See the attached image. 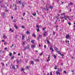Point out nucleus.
<instances>
[{"instance_id":"f257e3e1","label":"nucleus","mask_w":75,"mask_h":75,"mask_svg":"<svg viewBox=\"0 0 75 75\" xmlns=\"http://www.w3.org/2000/svg\"><path fill=\"white\" fill-rule=\"evenodd\" d=\"M36 28H38V29H36V30L37 31V32H38L40 31V26L38 25H36Z\"/></svg>"},{"instance_id":"f03ea898","label":"nucleus","mask_w":75,"mask_h":75,"mask_svg":"<svg viewBox=\"0 0 75 75\" xmlns=\"http://www.w3.org/2000/svg\"><path fill=\"white\" fill-rule=\"evenodd\" d=\"M41 37H42V35L40 34L38 36L37 40H40L41 38Z\"/></svg>"},{"instance_id":"7ed1b4c3","label":"nucleus","mask_w":75,"mask_h":75,"mask_svg":"<svg viewBox=\"0 0 75 75\" xmlns=\"http://www.w3.org/2000/svg\"><path fill=\"white\" fill-rule=\"evenodd\" d=\"M50 50H51L52 52H54V50H53V48H52V46H51L50 47Z\"/></svg>"},{"instance_id":"20e7f679","label":"nucleus","mask_w":75,"mask_h":75,"mask_svg":"<svg viewBox=\"0 0 75 75\" xmlns=\"http://www.w3.org/2000/svg\"><path fill=\"white\" fill-rule=\"evenodd\" d=\"M34 61L36 62H39L40 59H34Z\"/></svg>"},{"instance_id":"39448f33","label":"nucleus","mask_w":75,"mask_h":75,"mask_svg":"<svg viewBox=\"0 0 75 75\" xmlns=\"http://www.w3.org/2000/svg\"><path fill=\"white\" fill-rule=\"evenodd\" d=\"M54 50H55V51L57 52L58 50H59V49L58 48H57V47H54Z\"/></svg>"},{"instance_id":"423d86ee","label":"nucleus","mask_w":75,"mask_h":75,"mask_svg":"<svg viewBox=\"0 0 75 75\" xmlns=\"http://www.w3.org/2000/svg\"><path fill=\"white\" fill-rule=\"evenodd\" d=\"M56 75H58V74H59V75H60V73H59V71H56Z\"/></svg>"},{"instance_id":"0eeeda50","label":"nucleus","mask_w":75,"mask_h":75,"mask_svg":"<svg viewBox=\"0 0 75 75\" xmlns=\"http://www.w3.org/2000/svg\"><path fill=\"white\" fill-rule=\"evenodd\" d=\"M31 48H35V45H31Z\"/></svg>"},{"instance_id":"6e6552de","label":"nucleus","mask_w":75,"mask_h":75,"mask_svg":"<svg viewBox=\"0 0 75 75\" xmlns=\"http://www.w3.org/2000/svg\"><path fill=\"white\" fill-rule=\"evenodd\" d=\"M69 37V35H67L66 36V38H67V39H68V38Z\"/></svg>"},{"instance_id":"1a4fd4ad","label":"nucleus","mask_w":75,"mask_h":75,"mask_svg":"<svg viewBox=\"0 0 75 75\" xmlns=\"http://www.w3.org/2000/svg\"><path fill=\"white\" fill-rule=\"evenodd\" d=\"M46 41H47V43H48V44H50V41H49V40H48V39H47V40H46Z\"/></svg>"},{"instance_id":"9d476101","label":"nucleus","mask_w":75,"mask_h":75,"mask_svg":"<svg viewBox=\"0 0 75 75\" xmlns=\"http://www.w3.org/2000/svg\"><path fill=\"white\" fill-rule=\"evenodd\" d=\"M25 38V36L24 35H22V40H23Z\"/></svg>"},{"instance_id":"9b49d317","label":"nucleus","mask_w":75,"mask_h":75,"mask_svg":"<svg viewBox=\"0 0 75 75\" xmlns=\"http://www.w3.org/2000/svg\"><path fill=\"white\" fill-rule=\"evenodd\" d=\"M32 15L35 17H37V15H36V13H33Z\"/></svg>"},{"instance_id":"f8f14e48","label":"nucleus","mask_w":75,"mask_h":75,"mask_svg":"<svg viewBox=\"0 0 75 75\" xmlns=\"http://www.w3.org/2000/svg\"><path fill=\"white\" fill-rule=\"evenodd\" d=\"M14 27H15V28L16 29H17V28H18V27H17V25H14Z\"/></svg>"},{"instance_id":"ddd939ff","label":"nucleus","mask_w":75,"mask_h":75,"mask_svg":"<svg viewBox=\"0 0 75 75\" xmlns=\"http://www.w3.org/2000/svg\"><path fill=\"white\" fill-rule=\"evenodd\" d=\"M14 58H15L14 56H12V57L11 58V59H14Z\"/></svg>"},{"instance_id":"4468645a","label":"nucleus","mask_w":75,"mask_h":75,"mask_svg":"<svg viewBox=\"0 0 75 75\" xmlns=\"http://www.w3.org/2000/svg\"><path fill=\"white\" fill-rule=\"evenodd\" d=\"M26 33L27 34H30V32H29V31H27L26 32Z\"/></svg>"},{"instance_id":"2eb2a0df","label":"nucleus","mask_w":75,"mask_h":75,"mask_svg":"<svg viewBox=\"0 0 75 75\" xmlns=\"http://www.w3.org/2000/svg\"><path fill=\"white\" fill-rule=\"evenodd\" d=\"M26 47L28 49H28L30 48V45H27V46H26Z\"/></svg>"},{"instance_id":"dca6fc26","label":"nucleus","mask_w":75,"mask_h":75,"mask_svg":"<svg viewBox=\"0 0 75 75\" xmlns=\"http://www.w3.org/2000/svg\"><path fill=\"white\" fill-rule=\"evenodd\" d=\"M56 52L58 54H60V53H61V52H60L58 50H57V51H56Z\"/></svg>"},{"instance_id":"f3484780","label":"nucleus","mask_w":75,"mask_h":75,"mask_svg":"<svg viewBox=\"0 0 75 75\" xmlns=\"http://www.w3.org/2000/svg\"><path fill=\"white\" fill-rule=\"evenodd\" d=\"M56 52L58 54H60V53H61V52H60L58 50H57V51H56Z\"/></svg>"},{"instance_id":"a211bd4d","label":"nucleus","mask_w":75,"mask_h":75,"mask_svg":"<svg viewBox=\"0 0 75 75\" xmlns=\"http://www.w3.org/2000/svg\"><path fill=\"white\" fill-rule=\"evenodd\" d=\"M49 8H50V9H52V8H53V6H50L49 7Z\"/></svg>"},{"instance_id":"6ab92c4d","label":"nucleus","mask_w":75,"mask_h":75,"mask_svg":"<svg viewBox=\"0 0 75 75\" xmlns=\"http://www.w3.org/2000/svg\"><path fill=\"white\" fill-rule=\"evenodd\" d=\"M33 37H36V36H35V34L33 33L32 35Z\"/></svg>"},{"instance_id":"aec40b11","label":"nucleus","mask_w":75,"mask_h":75,"mask_svg":"<svg viewBox=\"0 0 75 75\" xmlns=\"http://www.w3.org/2000/svg\"><path fill=\"white\" fill-rule=\"evenodd\" d=\"M66 16L64 15V18L65 20H67V18H66Z\"/></svg>"},{"instance_id":"412c9836","label":"nucleus","mask_w":75,"mask_h":75,"mask_svg":"<svg viewBox=\"0 0 75 75\" xmlns=\"http://www.w3.org/2000/svg\"><path fill=\"white\" fill-rule=\"evenodd\" d=\"M31 43H33V44H34V40H32L31 41Z\"/></svg>"},{"instance_id":"4be33fe9","label":"nucleus","mask_w":75,"mask_h":75,"mask_svg":"<svg viewBox=\"0 0 75 75\" xmlns=\"http://www.w3.org/2000/svg\"><path fill=\"white\" fill-rule=\"evenodd\" d=\"M12 68L13 69H15V70L16 69V67H15V66H13L12 67Z\"/></svg>"},{"instance_id":"5701e85b","label":"nucleus","mask_w":75,"mask_h":75,"mask_svg":"<svg viewBox=\"0 0 75 75\" xmlns=\"http://www.w3.org/2000/svg\"><path fill=\"white\" fill-rule=\"evenodd\" d=\"M24 3L22 2V3H21V4H22V6H23V7H24L25 6H24V4H23Z\"/></svg>"},{"instance_id":"b1692460","label":"nucleus","mask_w":75,"mask_h":75,"mask_svg":"<svg viewBox=\"0 0 75 75\" xmlns=\"http://www.w3.org/2000/svg\"><path fill=\"white\" fill-rule=\"evenodd\" d=\"M10 30L11 32H14V30H12V29H11V28H10Z\"/></svg>"},{"instance_id":"393cba45","label":"nucleus","mask_w":75,"mask_h":75,"mask_svg":"<svg viewBox=\"0 0 75 75\" xmlns=\"http://www.w3.org/2000/svg\"><path fill=\"white\" fill-rule=\"evenodd\" d=\"M66 14L65 13H63L61 14V16H64Z\"/></svg>"},{"instance_id":"a878e982","label":"nucleus","mask_w":75,"mask_h":75,"mask_svg":"<svg viewBox=\"0 0 75 75\" xmlns=\"http://www.w3.org/2000/svg\"><path fill=\"white\" fill-rule=\"evenodd\" d=\"M53 56L54 58H57V56H56V55H55V54L53 55Z\"/></svg>"},{"instance_id":"bb28decb","label":"nucleus","mask_w":75,"mask_h":75,"mask_svg":"<svg viewBox=\"0 0 75 75\" xmlns=\"http://www.w3.org/2000/svg\"><path fill=\"white\" fill-rule=\"evenodd\" d=\"M60 55H61V56H62V57H64V55L63 54H61V53H60Z\"/></svg>"},{"instance_id":"cd10ccee","label":"nucleus","mask_w":75,"mask_h":75,"mask_svg":"<svg viewBox=\"0 0 75 75\" xmlns=\"http://www.w3.org/2000/svg\"><path fill=\"white\" fill-rule=\"evenodd\" d=\"M31 64H32V65L34 64V62L33 61H31Z\"/></svg>"},{"instance_id":"c85d7f7f","label":"nucleus","mask_w":75,"mask_h":75,"mask_svg":"<svg viewBox=\"0 0 75 75\" xmlns=\"http://www.w3.org/2000/svg\"><path fill=\"white\" fill-rule=\"evenodd\" d=\"M27 49H28L27 48V47H25L24 49V50H27Z\"/></svg>"},{"instance_id":"c756f323","label":"nucleus","mask_w":75,"mask_h":75,"mask_svg":"<svg viewBox=\"0 0 75 75\" xmlns=\"http://www.w3.org/2000/svg\"><path fill=\"white\" fill-rule=\"evenodd\" d=\"M9 55L10 57H11V55H12V53H11L9 54Z\"/></svg>"},{"instance_id":"7c9ffc66","label":"nucleus","mask_w":75,"mask_h":75,"mask_svg":"<svg viewBox=\"0 0 75 75\" xmlns=\"http://www.w3.org/2000/svg\"><path fill=\"white\" fill-rule=\"evenodd\" d=\"M22 44H23L24 45H25V42L24 41H23L22 42Z\"/></svg>"},{"instance_id":"2f4dec72","label":"nucleus","mask_w":75,"mask_h":75,"mask_svg":"<svg viewBox=\"0 0 75 75\" xmlns=\"http://www.w3.org/2000/svg\"><path fill=\"white\" fill-rule=\"evenodd\" d=\"M21 28H25V27H24V26L23 25H22L21 26Z\"/></svg>"},{"instance_id":"473e14b6","label":"nucleus","mask_w":75,"mask_h":75,"mask_svg":"<svg viewBox=\"0 0 75 75\" xmlns=\"http://www.w3.org/2000/svg\"><path fill=\"white\" fill-rule=\"evenodd\" d=\"M68 24H69V25H71V23L70 22L68 23Z\"/></svg>"},{"instance_id":"72a5a7b5","label":"nucleus","mask_w":75,"mask_h":75,"mask_svg":"<svg viewBox=\"0 0 75 75\" xmlns=\"http://www.w3.org/2000/svg\"><path fill=\"white\" fill-rule=\"evenodd\" d=\"M53 35H55V33L54 32V31H53Z\"/></svg>"},{"instance_id":"f704fd0d","label":"nucleus","mask_w":75,"mask_h":75,"mask_svg":"<svg viewBox=\"0 0 75 75\" xmlns=\"http://www.w3.org/2000/svg\"><path fill=\"white\" fill-rule=\"evenodd\" d=\"M46 35H47V33H44L43 34V36H45Z\"/></svg>"},{"instance_id":"c9c22d12","label":"nucleus","mask_w":75,"mask_h":75,"mask_svg":"<svg viewBox=\"0 0 75 75\" xmlns=\"http://www.w3.org/2000/svg\"><path fill=\"white\" fill-rule=\"evenodd\" d=\"M45 29H46V28L43 27V31H44L45 30Z\"/></svg>"},{"instance_id":"e433bc0d","label":"nucleus","mask_w":75,"mask_h":75,"mask_svg":"<svg viewBox=\"0 0 75 75\" xmlns=\"http://www.w3.org/2000/svg\"><path fill=\"white\" fill-rule=\"evenodd\" d=\"M25 14H26L25 13H24V14H23V17H24V16H25Z\"/></svg>"},{"instance_id":"4c0bfd02","label":"nucleus","mask_w":75,"mask_h":75,"mask_svg":"<svg viewBox=\"0 0 75 75\" xmlns=\"http://www.w3.org/2000/svg\"><path fill=\"white\" fill-rule=\"evenodd\" d=\"M50 61V59L47 60V62H49V61Z\"/></svg>"},{"instance_id":"58836bf2","label":"nucleus","mask_w":75,"mask_h":75,"mask_svg":"<svg viewBox=\"0 0 75 75\" xmlns=\"http://www.w3.org/2000/svg\"><path fill=\"white\" fill-rule=\"evenodd\" d=\"M70 5H73V3L71 2L70 3Z\"/></svg>"},{"instance_id":"ea45409f","label":"nucleus","mask_w":75,"mask_h":75,"mask_svg":"<svg viewBox=\"0 0 75 75\" xmlns=\"http://www.w3.org/2000/svg\"><path fill=\"white\" fill-rule=\"evenodd\" d=\"M1 64H2V66H4V65H5L4 64V63H1Z\"/></svg>"},{"instance_id":"a19ab883","label":"nucleus","mask_w":75,"mask_h":75,"mask_svg":"<svg viewBox=\"0 0 75 75\" xmlns=\"http://www.w3.org/2000/svg\"><path fill=\"white\" fill-rule=\"evenodd\" d=\"M60 18L61 19H64V17H61Z\"/></svg>"},{"instance_id":"79ce46f5","label":"nucleus","mask_w":75,"mask_h":75,"mask_svg":"<svg viewBox=\"0 0 75 75\" xmlns=\"http://www.w3.org/2000/svg\"><path fill=\"white\" fill-rule=\"evenodd\" d=\"M44 47L45 48V49H46V48H47V46H46V45H45L44 46Z\"/></svg>"},{"instance_id":"37998d69","label":"nucleus","mask_w":75,"mask_h":75,"mask_svg":"<svg viewBox=\"0 0 75 75\" xmlns=\"http://www.w3.org/2000/svg\"><path fill=\"white\" fill-rule=\"evenodd\" d=\"M5 12H8V10L7 9H6L5 10Z\"/></svg>"},{"instance_id":"c03bdc74","label":"nucleus","mask_w":75,"mask_h":75,"mask_svg":"<svg viewBox=\"0 0 75 75\" xmlns=\"http://www.w3.org/2000/svg\"><path fill=\"white\" fill-rule=\"evenodd\" d=\"M44 33H47V31H44Z\"/></svg>"},{"instance_id":"a18cd8bd","label":"nucleus","mask_w":75,"mask_h":75,"mask_svg":"<svg viewBox=\"0 0 75 75\" xmlns=\"http://www.w3.org/2000/svg\"><path fill=\"white\" fill-rule=\"evenodd\" d=\"M2 13L3 14V17H4V15H5V13Z\"/></svg>"},{"instance_id":"49530a36","label":"nucleus","mask_w":75,"mask_h":75,"mask_svg":"<svg viewBox=\"0 0 75 75\" xmlns=\"http://www.w3.org/2000/svg\"><path fill=\"white\" fill-rule=\"evenodd\" d=\"M25 70V69H24L23 68L22 69H21V71H23Z\"/></svg>"},{"instance_id":"de8ad7c7","label":"nucleus","mask_w":75,"mask_h":75,"mask_svg":"<svg viewBox=\"0 0 75 75\" xmlns=\"http://www.w3.org/2000/svg\"><path fill=\"white\" fill-rule=\"evenodd\" d=\"M66 17H67V18H68V19H69V16H67Z\"/></svg>"},{"instance_id":"09e8293b","label":"nucleus","mask_w":75,"mask_h":75,"mask_svg":"<svg viewBox=\"0 0 75 75\" xmlns=\"http://www.w3.org/2000/svg\"><path fill=\"white\" fill-rule=\"evenodd\" d=\"M54 69H57V67H55Z\"/></svg>"},{"instance_id":"8fccbe9b","label":"nucleus","mask_w":75,"mask_h":75,"mask_svg":"<svg viewBox=\"0 0 75 75\" xmlns=\"http://www.w3.org/2000/svg\"><path fill=\"white\" fill-rule=\"evenodd\" d=\"M16 21H15V20H13V22L14 23H16Z\"/></svg>"},{"instance_id":"3c124183","label":"nucleus","mask_w":75,"mask_h":75,"mask_svg":"<svg viewBox=\"0 0 75 75\" xmlns=\"http://www.w3.org/2000/svg\"><path fill=\"white\" fill-rule=\"evenodd\" d=\"M15 9L16 10H17V7H15Z\"/></svg>"},{"instance_id":"603ef678","label":"nucleus","mask_w":75,"mask_h":75,"mask_svg":"<svg viewBox=\"0 0 75 75\" xmlns=\"http://www.w3.org/2000/svg\"><path fill=\"white\" fill-rule=\"evenodd\" d=\"M42 54H43V53H41L40 54V55H42Z\"/></svg>"},{"instance_id":"864d4df0","label":"nucleus","mask_w":75,"mask_h":75,"mask_svg":"<svg viewBox=\"0 0 75 75\" xmlns=\"http://www.w3.org/2000/svg\"><path fill=\"white\" fill-rule=\"evenodd\" d=\"M64 72L65 74H67V71H64Z\"/></svg>"},{"instance_id":"5fc2aeb1","label":"nucleus","mask_w":75,"mask_h":75,"mask_svg":"<svg viewBox=\"0 0 75 75\" xmlns=\"http://www.w3.org/2000/svg\"><path fill=\"white\" fill-rule=\"evenodd\" d=\"M16 68L17 69L18 68V65H16Z\"/></svg>"},{"instance_id":"6e6d98bb","label":"nucleus","mask_w":75,"mask_h":75,"mask_svg":"<svg viewBox=\"0 0 75 75\" xmlns=\"http://www.w3.org/2000/svg\"><path fill=\"white\" fill-rule=\"evenodd\" d=\"M6 37V36H5V35H3V37L4 38H5V37Z\"/></svg>"},{"instance_id":"4d7b16f0","label":"nucleus","mask_w":75,"mask_h":75,"mask_svg":"<svg viewBox=\"0 0 75 75\" xmlns=\"http://www.w3.org/2000/svg\"><path fill=\"white\" fill-rule=\"evenodd\" d=\"M29 67H26V68H27V69H28Z\"/></svg>"},{"instance_id":"13d9d810","label":"nucleus","mask_w":75,"mask_h":75,"mask_svg":"<svg viewBox=\"0 0 75 75\" xmlns=\"http://www.w3.org/2000/svg\"><path fill=\"white\" fill-rule=\"evenodd\" d=\"M56 18H57V20H58V19H59V18H58V17H56Z\"/></svg>"},{"instance_id":"bf43d9fd","label":"nucleus","mask_w":75,"mask_h":75,"mask_svg":"<svg viewBox=\"0 0 75 75\" xmlns=\"http://www.w3.org/2000/svg\"><path fill=\"white\" fill-rule=\"evenodd\" d=\"M18 3H20V4H21V1H18Z\"/></svg>"},{"instance_id":"052dcab7","label":"nucleus","mask_w":75,"mask_h":75,"mask_svg":"<svg viewBox=\"0 0 75 75\" xmlns=\"http://www.w3.org/2000/svg\"><path fill=\"white\" fill-rule=\"evenodd\" d=\"M65 21V20L63 19V21H62V22H64Z\"/></svg>"},{"instance_id":"680f3d73","label":"nucleus","mask_w":75,"mask_h":75,"mask_svg":"<svg viewBox=\"0 0 75 75\" xmlns=\"http://www.w3.org/2000/svg\"><path fill=\"white\" fill-rule=\"evenodd\" d=\"M2 42H5V41H4V40H2Z\"/></svg>"},{"instance_id":"e2e57ef3","label":"nucleus","mask_w":75,"mask_h":75,"mask_svg":"<svg viewBox=\"0 0 75 75\" xmlns=\"http://www.w3.org/2000/svg\"><path fill=\"white\" fill-rule=\"evenodd\" d=\"M68 19L69 20V21H71V19H70L69 18V19Z\"/></svg>"},{"instance_id":"0e129e2a","label":"nucleus","mask_w":75,"mask_h":75,"mask_svg":"<svg viewBox=\"0 0 75 75\" xmlns=\"http://www.w3.org/2000/svg\"><path fill=\"white\" fill-rule=\"evenodd\" d=\"M50 75H52V72H50Z\"/></svg>"},{"instance_id":"69168bd1","label":"nucleus","mask_w":75,"mask_h":75,"mask_svg":"<svg viewBox=\"0 0 75 75\" xmlns=\"http://www.w3.org/2000/svg\"><path fill=\"white\" fill-rule=\"evenodd\" d=\"M18 55L20 56V53H18Z\"/></svg>"},{"instance_id":"338daca9","label":"nucleus","mask_w":75,"mask_h":75,"mask_svg":"<svg viewBox=\"0 0 75 75\" xmlns=\"http://www.w3.org/2000/svg\"><path fill=\"white\" fill-rule=\"evenodd\" d=\"M13 54H16V52H13Z\"/></svg>"},{"instance_id":"774afa93","label":"nucleus","mask_w":75,"mask_h":75,"mask_svg":"<svg viewBox=\"0 0 75 75\" xmlns=\"http://www.w3.org/2000/svg\"><path fill=\"white\" fill-rule=\"evenodd\" d=\"M61 71H62L61 70H59V72H61Z\"/></svg>"}]
</instances>
